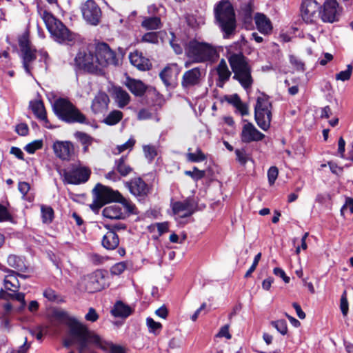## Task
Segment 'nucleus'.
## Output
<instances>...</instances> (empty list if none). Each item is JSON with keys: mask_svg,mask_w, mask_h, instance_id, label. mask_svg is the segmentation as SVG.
<instances>
[{"mask_svg": "<svg viewBox=\"0 0 353 353\" xmlns=\"http://www.w3.org/2000/svg\"><path fill=\"white\" fill-rule=\"evenodd\" d=\"M74 63L79 69L90 73H99L94 47H83L74 58Z\"/></svg>", "mask_w": 353, "mask_h": 353, "instance_id": "1a4fd4ad", "label": "nucleus"}, {"mask_svg": "<svg viewBox=\"0 0 353 353\" xmlns=\"http://www.w3.org/2000/svg\"><path fill=\"white\" fill-rule=\"evenodd\" d=\"M236 160L241 165H245L250 159V155L244 148L235 150Z\"/></svg>", "mask_w": 353, "mask_h": 353, "instance_id": "37998d69", "label": "nucleus"}, {"mask_svg": "<svg viewBox=\"0 0 353 353\" xmlns=\"http://www.w3.org/2000/svg\"><path fill=\"white\" fill-rule=\"evenodd\" d=\"M133 312V309L123 303L121 301H118L114 305L111 310L112 314L115 317L127 318Z\"/></svg>", "mask_w": 353, "mask_h": 353, "instance_id": "7c9ffc66", "label": "nucleus"}, {"mask_svg": "<svg viewBox=\"0 0 353 353\" xmlns=\"http://www.w3.org/2000/svg\"><path fill=\"white\" fill-rule=\"evenodd\" d=\"M190 148L188 149V152L186 154V157L188 161L199 163L202 162L206 159V156L203 153L199 148H197L195 152H190Z\"/></svg>", "mask_w": 353, "mask_h": 353, "instance_id": "a19ab883", "label": "nucleus"}, {"mask_svg": "<svg viewBox=\"0 0 353 353\" xmlns=\"http://www.w3.org/2000/svg\"><path fill=\"white\" fill-rule=\"evenodd\" d=\"M123 117V113L119 110H113L105 118L104 122L110 125L118 123Z\"/></svg>", "mask_w": 353, "mask_h": 353, "instance_id": "79ce46f5", "label": "nucleus"}, {"mask_svg": "<svg viewBox=\"0 0 353 353\" xmlns=\"http://www.w3.org/2000/svg\"><path fill=\"white\" fill-rule=\"evenodd\" d=\"M147 325L150 329V332H155L156 330H160L162 327V325L154 321L153 319L148 317L146 320Z\"/></svg>", "mask_w": 353, "mask_h": 353, "instance_id": "680f3d73", "label": "nucleus"}, {"mask_svg": "<svg viewBox=\"0 0 353 353\" xmlns=\"http://www.w3.org/2000/svg\"><path fill=\"white\" fill-rule=\"evenodd\" d=\"M349 208L350 213H353V198H346L345 204L341 209V215L344 216V211L346 208Z\"/></svg>", "mask_w": 353, "mask_h": 353, "instance_id": "69168bd1", "label": "nucleus"}, {"mask_svg": "<svg viewBox=\"0 0 353 353\" xmlns=\"http://www.w3.org/2000/svg\"><path fill=\"white\" fill-rule=\"evenodd\" d=\"M223 100L232 105L234 108V112L242 117L249 114L248 105L243 102L237 94L225 95Z\"/></svg>", "mask_w": 353, "mask_h": 353, "instance_id": "aec40b11", "label": "nucleus"}, {"mask_svg": "<svg viewBox=\"0 0 353 353\" xmlns=\"http://www.w3.org/2000/svg\"><path fill=\"white\" fill-rule=\"evenodd\" d=\"M264 138V134H241V141L244 143L259 141Z\"/></svg>", "mask_w": 353, "mask_h": 353, "instance_id": "de8ad7c7", "label": "nucleus"}, {"mask_svg": "<svg viewBox=\"0 0 353 353\" xmlns=\"http://www.w3.org/2000/svg\"><path fill=\"white\" fill-rule=\"evenodd\" d=\"M7 262L9 266L19 272H26L28 271V267L26 264L23 257L10 254L8 257Z\"/></svg>", "mask_w": 353, "mask_h": 353, "instance_id": "473e14b6", "label": "nucleus"}, {"mask_svg": "<svg viewBox=\"0 0 353 353\" xmlns=\"http://www.w3.org/2000/svg\"><path fill=\"white\" fill-rule=\"evenodd\" d=\"M33 114L40 120L42 125L47 129H52V126L49 124L47 119L46 111L43 103L40 99L31 101L29 105Z\"/></svg>", "mask_w": 353, "mask_h": 353, "instance_id": "6ab92c4d", "label": "nucleus"}, {"mask_svg": "<svg viewBox=\"0 0 353 353\" xmlns=\"http://www.w3.org/2000/svg\"><path fill=\"white\" fill-rule=\"evenodd\" d=\"M177 65L172 64L166 66L160 73V77L168 87L172 84L176 74Z\"/></svg>", "mask_w": 353, "mask_h": 353, "instance_id": "c756f323", "label": "nucleus"}, {"mask_svg": "<svg viewBox=\"0 0 353 353\" xmlns=\"http://www.w3.org/2000/svg\"><path fill=\"white\" fill-rule=\"evenodd\" d=\"M252 9L250 4H245L241 8V14L244 17V19L250 20L252 18Z\"/></svg>", "mask_w": 353, "mask_h": 353, "instance_id": "e2e57ef3", "label": "nucleus"}, {"mask_svg": "<svg viewBox=\"0 0 353 353\" xmlns=\"http://www.w3.org/2000/svg\"><path fill=\"white\" fill-rule=\"evenodd\" d=\"M271 325L282 335L288 333V326L285 320L281 319L271 322Z\"/></svg>", "mask_w": 353, "mask_h": 353, "instance_id": "a18cd8bd", "label": "nucleus"}, {"mask_svg": "<svg viewBox=\"0 0 353 353\" xmlns=\"http://www.w3.org/2000/svg\"><path fill=\"white\" fill-rule=\"evenodd\" d=\"M97 347L106 353H125L124 349L119 345L114 344L110 341H104L99 335V343Z\"/></svg>", "mask_w": 353, "mask_h": 353, "instance_id": "2f4dec72", "label": "nucleus"}, {"mask_svg": "<svg viewBox=\"0 0 353 353\" xmlns=\"http://www.w3.org/2000/svg\"><path fill=\"white\" fill-rule=\"evenodd\" d=\"M110 99L105 92H99L94 98L91 108L94 113H103L108 110Z\"/></svg>", "mask_w": 353, "mask_h": 353, "instance_id": "5701e85b", "label": "nucleus"}, {"mask_svg": "<svg viewBox=\"0 0 353 353\" xmlns=\"http://www.w3.org/2000/svg\"><path fill=\"white\" fill-rule=\"evenodd\" d=\"M113 97L117 106L123 108L129 104L130 101V94L121 87H114L113 88Z\"/></svg>", "mask_w": 353, "mask_h": 353, "instance_id": "cd10ccee", "label": "nucleus"}, {"mask_svg": "<svg viewBox=\"0 0 353 353\" xmlns=\"http://www.w3.org/2000/svg\"><path fill=\"white\" fill-rule=\"evenodd\" d=\"M85 319L88 321L95 322L98 320L99 315L93 307H90L88 310V312L85 314Z\"/></svg>", "mask_w": 353, "mask_h": 353, "instance_id": "0e129e2a", "label": "nucleus"}, {"mask_svg": "<svg viewBox=\"0 0 353 353\" xmlns=\"http://www.w3.org/2000/svg\"><path fill=\"white\" fill-rule=\"evenodd\" d=\"M123 208V212L126 213V218L130 214H137L138 212L135 205L129 199L122 196L121 200L118 201Z\"/></svg>", "mask_w": 353, "mask_h": 353, "instance_id": "58836bf2", "label": "nucleus"}, {"mask_svg": "<svg viewBox=\"0 0 353 353\" xmlns=\"http://www.w3.org/2000/svg\"><path fill=\"white\" fill-rule=\"evenodd\" d=\"M340 309L341 310V312L343 315V316H346L348 313L349 310V305L347 298V291L344 290L342 293V295L341 296L340 299Z\"/></svg>", "mask_w": 353, "mask_h": 353, "instance_id": "603ef678", "label": "nucleus"}, {"mask_svg": "<svg viewBox=\"0 0 353 353\" xmlns=\"http://www.w3.org/2000/svg\"><path fill=\"white\" fill-rule=\"evenodd\" d=\"M339 13L340 8L336 0H325L323 10L319 12L323 21L327 23H333L338 21Z\"/></svg>", "mask_w": 353, "mask_h": 353, "instance_id": "2eb2a0df", "label": "nucleus"}, {"mask_svg": "<svg viewBox=\"0 0 353 353\" xmlns=\"http://www.w3.org/2000/svg\"><path fill=\"white\" fill-rule=\"evenodd\" d=\"M95 196L94 203L91 205L93 210L101 208L103 205L112 201L118 202L122 198V195L118 191L97 183L92 190Z\"/></svg>", "mask_w": 353, "mask_h": 353, "instance_id": "9d476101", "label": "nucleus"}, {"mask_svg": "<svg viewBox=\"0 0 353 353\" xmlns=\"http://www.w3.org/2000/svg\"><path fill=\"white\" fill-rule=\"evenodd\" d=\"M185 174L190 176L194 181H197L205 176V171L199 170L196 167L193 168V170H185Z\"/></svg>", "mask_w": 353, "mask_h": 353, "instance_id": "09e8293b", "label": "nucleus"}, {"mask_svg": "<svg viewBox=\"0 0 353 353\" xmlns=\"http://www.w3.org/2000/svg\"><path fill=\"white\" fill-rule=\"evenodd\" d=\"M129 59L130 63L140 70L145 71L150 68V61L138 51L131 52L129 55Z\"/></svg>", "mask_w": 353, "mask_h": 353, "instance_id": "a878e982", "label": "nucleus"}, {"mask_svg": "<svg viewBox=\"0 0 353 353\" xmlns=\"http://www.w3.org/2000/svg\"><path fill=\"white\" fill-rule=\"evenodd\" d=\"M43 140H34L24 147V150L29 154H34L37 150L42 148Z\"/></svg>", "mask_w": 353, "mask_h": 353, "instance_id": "c03bdc74", "label": "nucleus"}, {"mask_svg": "<svg viewBox=\"0 0 353 353\" xmlns=\"http://www.w3.org/2000/svg\"><path fill=\"white\" fill-rule=\"evenodd\" d=\"M130 192L137 197H144L150 191L148 184L140 177L134 178L125 183Z\"/></svg>", "mask_w": 353, "mask_h": 353, "instance_id": "dca6fc26", "label": "nucleus"}, {"mask_svg": "<svg viewBox=\"0 0 353 353\" xmlns=\"http://www.w3.org/2000/svg\"><path fill=\"white\" fill-rule=\"evenodd\" d=\"M52 108L54 114L63 121L67 123H89L85 115L67 99L61 98L57 99Z\"/></svg>", "mask_w": 353, "mask_h": 353, "instance_id": "20e7f679", "label": "nucleus"}, {"mask_svg": "<svg viewBox=\"0 0 353 353\" xmlns=\"http://www.w3.org/2000/svg\"><path fill=\"white\" fill-rule=\"evenodd\" d=\"M96 61L99 73L108 65H117V59L115 52L105 43H99L94 48Z\"/></svg>", "mask_w": 353, "mask_h": 353, "instance_id": "9b49d317", "label": "nucleus"}, {"mask_svg": "<svg viewBox=\"0 0 353 353\" xmlns=\"http://www.w3.org/2000/svg\"><path fill=\"white\" fill-rule=\"evenodd\" d=\"M245 43V40L242 37L241 41L227 47L226 57L234 72L233 79L238 81L244 89L248 90L251 88L253 79L251 67L241 52L242 45Z\"/></svg>", "mask_w": 353, "mask_h": 353, "instance_id": "f257e3e1", "label": "nucleus"}, {"mask_svg": "<svg viewBox=\"0 0 353 353\" xmlns=\"http://www.w3.org/2000/svg\"><path fill=\"white\" fill-rule=\"evenodd\" d=\"M9 221L15 223V221L12 214L9 212L6 206L0 204V222Z\"/></svg>", "mask_w": 353, "mask_h": 353, "instance_id": "49530a36", "label": "nucleus"}, {"mask_svg": "<svg viewBox=\"0 0 353 353\" xmlns=\"http://www.w3.org/2000/svg\"><path fill=\"white\" fill-rule=\"evenodd\" d=\"M35 52L36 50L34 48H30L21 52L23 68L28 74H31L30 64L34 61L37 57Z\"/></svg>", "mask_w": 353, "mask_h": 353, "instance_id": "f704fd0d", "label": "nucleus"}, {"mask_svg": "<svg viewBox=\"0 0 353 353\" xmlns=\"http://www.w3.org/2000/svg\"><path fill=\"white\" fill-rule=\"evenodd\" d=\"M141 26L147 30H157L161 27L160 18L152 17L145 18L141 23Z\"/></svg>", "mask_w": 353, "mask_h": 353, "instance_id": "ea45409f", "label": "nucleus"}, {"mask_svg": "<svg viewBox=\"0 0 353 353\" xmlns=\"http://www.w3.org/2000/svg\"><path fill=\"white\" fill-rule=\"evenodd\" d=\"M85 290L89 293L100 291L104 287V276L100 271H96L85 277Z\"/></svg>", "mask_w": 353, "mask_h": 353, "instance_id": "f3484780", "label": "nucleus"}, {"mask_svg": "<svg viewBox=\"0 0 353 353\" xmlns=\"http://www.w3.org/2000/svg\"><path fill=\"white\" fill-rule=\"evenodd\" d=\"M143 152L145 158L149 163H151L159 154L158 145L145 144L143 145Z\"/></svg>", "mask_w": 353, "mask_h": 353, "instance_id": "c9c22d12", "label": "nucleus"}, {"mask_svg": "<svg viewBox=\"0 0 353 353\" xmlns=\"http://www.w3.org/2000/svg\"><path fill=\"white\" fill-rule=\"evenodd\" d=\"M43 295L49 301H52V302L62 301V300L59 299V296L57 294V292L53 289H52L50 288H46L43 292Z\"/></svg>", "mask_w": 353, "mask_h": 353, "instance_id": "864d4df0", "label": "nucleus"}, {"mask_svg": "<svg viewBox=\"0 0 353 353\" xmlns=\"http://www.w3.org/2000/svg\"><path fill=\"white\" fill-rule=\"evenodd\" d=\"M126 156H122L114 161V169L123 177L127 176L133 171V169L126 163Z\"/></svg>", "mask_w": 353, "mask_h": 353, "instance_id": "72a5a7b5", "label": "nucleus"}, {"mask_svg": "<svg viewBox=\"0 0 353 353\" xmlns=\"http://www.w3.org/2000/svg\"><path fill=\"white\" fill-rule=\"evenodd\" d=\"M105 178L107 179L111 180L112 181H118L121 179V176L118 173V172L113 169L112 170L110 171L105 175Z\"/></svg>", "mask_w": 353, "mask_h": 353, "instance_id": "774afa93", "label": "nucleus"}, {"mask_svg": "<svg viewBox=\"0 0 353 353\" xmlns=\"http://www.w3.org/2000/svg\"><path fill=\"white\" fill-rule=\"evenodd\" d=\"M278 174L279 170L276 167L272 166L270 168L268 171V178L270 185H272L274 183L276 179H277Z\"/></svg>", "mask_w": 353, "mask_h": 353, "instance_id": "4d7b16f0", "label": "nucleus"}, {"mask_svg": "<svg viewBox=\"0 0 353 353\" xmlns=\"http://www.w3.org/2000/svg\"><path fill=\"white\" fill-rule=\"evenodd\" d=\"M217 337H225L227 339H230L232 335L229 332V325H225L221 327L219 332L216 334Z\"/></svg>", "mask_w": 353, "mask_h": 353, "instance_id": "338daca9", "label": "nucleus"}, {"mask_svg": "<svg viewBox=\"0 0 353 353\" xmlns=\"http://www.w3.org/2000/svg\"><path fill=\"white\" fill-rule=\"evenodd\" d=\"M84 20L92 26H97L101 19V10L94 0H87L81 6Z\"/></svg>", "mask_w": 353, "mask_h": 353, "instance_id": "f8f14e48", "label": "nucleus"}, {"mask_svg": "<svg viewBox=\"0 0 353 353\" xmlns=\"http://www.w3.org/2000/svg\"><path fill=\"white\" fill-rule=\"evenodd\" d=\"M19 44L21 52L33 48L30 43L28 36L26 35H23L20 38Z\"/></svg>", "mask_w": 353, "mask_h": 353, "instance_id": "bf43d9fd", "label": "nucleus"}, {"mask_svg": "<svg viewBox=\"0 0 353 353\" xmlns=\"http://www.w3.org/2000/svg\"><path fill=\"white\" fill-rule=\"evenodd\" d=\"M320 6L315 0H304L301 4V12L304 21L314 22L320 16Z\"/></svg>", "mask_w": 353, "mask_h": 353, "instance_id": "4468645a", "label": "nucleus"}, {"mask_svg": "<svg viewBox=\"0 0 353 353\" xmlns=\"http://www.w3.org/2000/svg\"><path fill=\"white\" fill-rule=\"evenodd\" d=\"M216 72L218 75L216 80V85L219 88H223L226 82H228L232 75L231 71L227 65L225 59H222L215 68Z\"/></svg>", "mask_w": 353, "mask_h": 353, "instance_id": "4be33fe9", "label": "nucleus"}, {"mask_svg": "<svg viewBox=\"0 0 353 353\" xmlns=\"http://www.w3.org/2000/svg\"><path fill=\"white\" fill-rule=\"evenodd\" d=\"M128 263L125 261L114 264L110 269V272L113 275L121 274L127 268Z\"/></svg>", "mask_w": 353, "mask_h": 353, "instance_id": "5fc2aeb1", "label": "nucleus"}, {"mask_svg": "<svg viewBox=\"0 0 353 353\" xmlns=\"http://www.w3.org/2000/svg\"><path fill=\"white\" fill-rule=\"evenodd\" d=\"M74 323H76L79 325H83V323H81L79 321H77V319H70V322H68L67 323V325L69 328V331H68L69 337L68 339H65L63 343V346L65 347H69L70 346H71L73 344H77L78 345H79V338L77 336H72L70 332V327H71L70 325L74 324Z\"/></svg>", "mask_w": 353, "mask_h": 353, "instance_id": "4c0bfd02", "label": "nucleus"}, {"mask_svg": "<svg viewBox=\"0 0 353 353\" xmlns=\"http://www.w3.org/2000/svg\"><path fill=\"white\" fill-rule=\"evenodd\" d=\"M41 216L42 222L44 224H50L54 217V212L52 208L50 205H41Z\"/></svg>", "mask_w": 353, "mask_h": 353, "instance_id": "e433bc0d", "label": "nucleus"}, {"mask_svg": "<svg viewBox=\"0 0 353 353\" xmlns=\"http://www.w3.org/2000/svg\"><path fill=\"white\" fill-rule=\"evenodd\" d=\"M135 143L134 139L130 138L126 141L125 143L119 145L117 146V149L118 150V153H121L124 152L126 150H132V147Z\"/></svg>", "mask_w": 353, "mask_h": 353, "instance_id": "052dcab7", "label": "nucleus"}, {"mask_svg": "<svg viewBox=\"0 0 353 353\" xmlns=\"http://www.w3.org/2000/svg\"><path fill=\"white\" fill-rule=\"evenodd\" d=\"M184 49L187 57L193 62L213 63L219 59L222 47L191 40L186 43Z\"/></svg>", "mask_w": 353, "mask_h": 353, "instance_id": "f03ea898", "label": "nucleus"}, {"mask_svg": "<svg viewBox=\"0 0 353 353\" xmlns=\"http://www.w3.org/2000/svg\"><path fill=\"white\" fill-rule=\"evenodd\" d=\"M254 20L257 29L260 32L268 34L272 32V23L265 14L257 13L255 15Z\"/></svg>", "mask_w": 353, "mask_h": 353, "instance_id": "c85d7f7f", "label": "nucleus"}, {"mask_svg": "<svg viewBox=\"0 0 353 353\" xmlns=\"http://www.w3.org/2000/svg\"><path fill=\"white\" fill-rule=\"evenodd\" d=\"M272 105L269 97L263 93H260L256 98L254 106V117L259 128L267 131L272 121Z\"/></svg>", "mask_w": 353, "mask_h": 353, "instance_id": "39448f33", "label": "nucleus"}, {"mask_svg": "<svg viewBox=\"0 0 353 353\" xmlns=\"http://www.w3.org/2000/svg\"><path fill=\"white\" fill-rule=\"evenodd\" d=\"M352 73V66L351 65H347V69L343 71H341L340 72L336 74V79L338 81H345L349 80L351 77Z\"/></svg>", "mask_w": 353, "mask_h": 353, "instance_id": "3c124183", "label": "nucleus"}, {"mask_svg": "<svg viewBox=\"0 0 353 353\" xmlns=\"http://www.w3.org/2000/svg\"><path fill=\"white\" fill-rule=\"evenodd\" d=\"M91 174L90 170L80 163L70 164L63 170V183L79 185L87 182Z\"/></svg>", "mask_w": 353, "mask_h": 353, "instance_id": "6e6552de", "label": "nucleus"}, {"mask_svg": "<svg viewBox=\"0 0 353 353\" xmlns=\"http://www.w3.org/2000/svg\"><path fill=\"white\" fill-rule=\"evenodd\" d=\"M205 70L195 67L184 72L181 80V86L189 90L194 86L200 85L205 76Z\"/></svg>", "mask_w": 353, "mask_h": 353, "instance_id": "ddd939ff", "label": "nucleus"}, {"mask_svg": "<svg viewBox=\"0 0 353 353\" xmlns=\"http://www.w3.org/2000/svg\"><path fill=\"white\" fill-rule=\"evenodd\" d=\"M124 85L136 97H142L147 90V86L140 80L127 77Z\"/></svg>", "mask_w": 353, "mask_h": 353, "instance_id": "393cba45", "label": "nucleus"}, {"mask_svg": "<svg viewBox=\"0 0 353 353\" xmlns=\"http://www.w3.org/2000/svg\"><path fill=\"white\" fill-rule=\"evenodd\" d=\"M155 228H157L159 236H161L163 234L168 231L169 224L168 222L157 223L154 225H150L148 227V229L150 232H152Z\"/></svg>", "mask_w": 353, "mask_h": 353, "instance_id": "8fccbe9b", "label": "nucleus"}, {"mask_svg": "<svg viewBox=\"0 0 353 353\" xmlns=\"http://www.w3.org/2000/svg\"><path fill=\"white\" fill-rule=\"evenodd\" d=\"M39 14L46 28L58 42L72 40V35L68 29L50 12L46 10H40Z\"/></svg>", "mask_w": 353, "mask_h": 353, "instance_id": "423d86ee", "label": "nucleus"}, {"mask_svg": "<svg viewBox=\"0 0 353 353\" xmlns=\"http://www.w3.org/2000/svg\"><path fill=\"white\" fill-rule=\"evenodd\" d=\"M77 139L85 145L84 150H86L88 146L91 143L92 138L88 134H75Z\"/></svg>", "mask_w": 353, "mask_h": 353, "instance_id": "13d9d810", "label": "nucleus"}, {"mask_svg": "<svg viewBox=\"0 0 353 353\" xmlns=\"http://www.w3.org/2000/svg\"><path fill=\"white\" fill-rule=\"evenodd\" d=\"M143 42L157 43L159 41L158 34L154 32H150L145 33L141 38Z\"/></svg>", "mask_w": 353, "mask_h": 353, "instance_id": "6e6d98bb", "label": "nucleus"}, {"mask_svg": "<svg viewBox=\"0 0 353 353\" xmlns=\"http://www.w3.org/2000/svg\"><path fill=\"white\" fill-rule=\"evenodd\" d=\"M102 246L107 250H114L119 245L118 234L113 230H108L102 238Z\"/></svg>", "mask_w": 353, "mask_h": 353, "instance_id": "bb28decb", "label": "nucleus"}, {"mask_svg": "<svg viewBox=\"0 0 353 353\" xmlns=\"http://www.w3.org/2000/svg\"><path fill=\"white\" fill-rule=\"evenodd\" d=\"M104 217L111 220H121L126 218L120 204H113L105 207L102 212Z\"/></svg>", "mask_w": 353, "mask_h": 353, "instance_id": "b1692460", "label": "nucleus"}, {"mask_svg": "<svg viewBox=\"0 0 353 353\" xmlns=\"http://www.w3.org/2000/svg\"><path fill=\"white\" fill-rule=\"evenodd\" d=\"M214 15L223 37L228 39L236 28V16L232 4L228 0H221L214 7Z\"/></svg>", "mask_w": 353, "mask_h": 353, "instance_id": "7ed1b4c3", "label": "nucleus"}, {"mask_svg": "<svg viewBox=\"0 0 353 353\" xmlns=\"http://www.w3.org/2000/svg\"><path fill=\"white\" fill-rule=\"evenodd\" d=\"M172 208L174 214L181 218H186L194 213L195 205L192 199H188L183 201L174 202L172 205Z\"/></svg>", "mask_w": 353, "mask_h": 353, "instance_id": "a211bd4d", "label": "nucleus"}, {"mask_svg": "<svg viewBox=\"0 0 353 353\" xmlns=\"http://www.w3.org/2000/svg\"><path fill=\"white\" fill-rule=\"evenodd\" d=\"M70 327L71 334L79 339V345L77 346L78 353L90 351L89 344H94L97 346V343H99V335L90 331L86 325L74 323V324L70 325Z\"/></svg>", "mask_w": 353, "mask_h": 353, "instance_id": "0eeeda50", "label": "nucleus"}, {"mask_svg": "<svg viewBox=\"0 0 353 353\" xmlns=\"http://www.w3.org/2000/svg\"><path fill=\"white\" fill-rule=\"evenodd\" d=\"M56 156L62 160H69L74 152V148L70 141H57L53 144Z\"/></svg>", "mask_w": 353, "mask_h": 353, "instance_id": "412c9836", "label": "nucleus"}]
</instances>
